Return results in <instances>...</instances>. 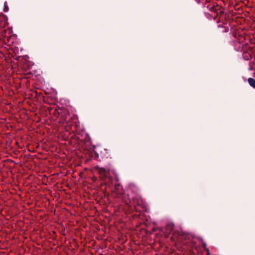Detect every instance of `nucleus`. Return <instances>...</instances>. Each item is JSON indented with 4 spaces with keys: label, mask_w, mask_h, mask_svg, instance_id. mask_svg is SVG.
Returning a JSON list of instances; mask_svg holds the SVG:
<instances>
[{
    "label": "nucleus",
    "mask_w": 255,
    "mask_h": 255,
    "mask_svg": "<svg viewBox=\"0 0 255 255\" xmlns=\"http://www.w3.org/2000/svg\"><path fill=\"white\" fill-rule=\"evenodd\" d=\"M94 168L96 169L98 173L105 177L108 176L109 174V169L108 168L100 167L99 166H95Z\"/></svg>",
    "instance_id": "7ed1b4c3"
},
{
    "label": "nucleus",
    "mask_w": 255,
    "mask_h": 255,
    "mask_svg": "<svg viewBox=\"0 0 255 255\" xmlns=\"http://www.w3.org/2000/svg\"><path fill=\"white\" fill-rule=\"evenodd\" d=\"M205 255H207V253L205 254Z\"/></svg>",
    "instance_id": "f8f14e48"
},
{
    "label": "nucleus",
    "mask_w": 255,
    "mask_h": 255,
    "mask_svg": "<svg viewBox=\"0 0 255 255\" xmlns=\"http://www.w3.org/2000/svg\"><path fill=\"white\" fill-rule=\"evenodd\" d=\"M198 2L199 3H203V7H204L205 6V4L207 2V0H198Z\"/></svg>",
    "instance_id": "423d86ee"
},
{
    "label": "nucleus",
    "mask_w": 255,
    "mask_h": 255,
    "mask_svg": "<svg viewBox=\"0 0 255 255\" xmlns=\"http://www.w3.org/2000/svg\"><path fill=\"white\" fill-rule=\"evenodd\" d=\"M218 27H223V26H221V25H218Z\"/></svg>",
    "instance_id": "9b49d317"
},
{
    "label": "nucleus",
    "mask_w": 255,
    "mask_h": 255,
    "mask_svg": "<svg viewBox=\"0 0 255 255\" xmlns=\"http://www.w3.org/2000/svg\"><path fill=\"white\" fill-rule=\"evenodd\" d=\"M8 7H7V6H6L5 5V6H4V9H3V11H4V12H7V10H8Z\"/></svg>",
    "instance_id": "0eeeda50"
},
{
    "label": "nucleus",
    "mask_w": 255,
    "mask_h": 255,
    "mask_svg": "<svg viewBox=\"0 0 255 255\" xmlns=\"http://www.w3.org/2000/svg\"><path fill=\"white\" fill-rule=\"evenodd\" d=\"M218 42L216 39L211 34L210 41V48L211 52H213L217 48Z\"/></svg>",
    "instance_id": "20e7f679"
},
{
    "label": "nucleus",
    "mask_w": 255,
    "mask_h": 255,
    "mask_svg": "<svg viewBox=\"0 0 255 255\" xmlns=\"http://www.w3.org/2000/svg\"><path fill=\"white\" fill-rule=\"evenodd\" d=\"M208 19H213L218 23L220 21L219 17V13L221 12L220 7L218 4L215 5L211 3L208 0Z\"/></svg>",
    "instance_id": "f257e3e1"
},
{
    "label": "nucleus",
    "mask_w": 255,
    "mask_h": 255,
    "mask_svg": "<svg viewBox=\"0 0 255 255\" xmlns=\"http://www.w3.org/2000/svg\"><path fill=\"white\" fill-rule=\"evenodd\" d=\"M126 204H129L131 207L133 206L134 208L136 210V206L141 205V200L139 197L135 196L132 198V200L129 199L128 201H127Z\"/></svg>",
    "instance_id": "f03ea898"
},
{
    "label": "nucleus",
    "mask_w": 255,
    "mask_h": 255,
    "mask_svg": "<svg viewBox=\"0 0 255 255\" xmlns=\"http://www.w3.org/2000/svg\"><path fill=\"white\" fill-rule=\"evenodd\" d=\"M248 82L252 87L255 89V79L252 78H249L248 79Z\"/></svg>",
    "instance_id": "39448f33"
},
{
    "label": "nucleus",
    "mask_w": 255,
    "mask_h": 255,
    "mask_svg": "<svg viewBox=\"0 0 255 255\" xmlns=\"http://www.w3.org/2000/svg\"><path fill=\"white\" fill-rule=\"evenodd\" d=\"M167 227H168V228H170V229L171 230L172 229V228H173V227H172V226H171V225H168V226H167Z\"/></svg>",
    "instance_id": "6e6552de"
},
{
    "label": "nucleus",
    "mask_w": 255,
    "mask_h": 255,
    "mask_svg": "<svg viewBox=\"0 0 255 255\" xmlns=\"http://www.w3.org/2000/svg\"><path fill=\"white\" fill-rule=\"evenodd\" d=\"M10 161H11V162H14L15 164H18V162H16L15 161H14L13 160H9Z\"/></svg>",
    "instance_id": "1a4fd4ad"
},
{
    "label": "nucleus",
    "mask_w": 255,
    "mask_h": 255,
    "mask_svg": "<svg viewBox=\"0 0 255 255\" xmlns=\"http://www.w3.org/2000/svg\"><path fill=\"white\" fill-rule=\"evenodd\" d=\"M206 244H204V249H205V250H207V249L206 248Z\"/></svg>",
    "instance_id": "9d476101"
}]
</instances>
